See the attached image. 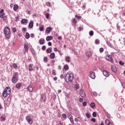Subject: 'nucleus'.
I'll return each instance as SVG.
<instances>
[{
  "instance_id": "1",
  "label": "nucleus",
  "mask_w": 125,
  "mask_h": 125,
  "mask_svg": "<svg viewBox=\"0 0 125 125\" xmlns=\"http://www.w3.org/2000/svg\"><path fill=\"white\" fill-rule=\"evenodd\" d=\"M64 80L66 83H70L73 82L74 80V74L72 73H67L64 77Z\"/></svg>"
},
{
  "instance_id": "2",
  "label": "nucleus",
  "mask_w": 125,
  "mask_h": 125,
  "mask_svg": "<svg viewBox=\"0 0 125 125\" xmlns=\"http://www.w3.org/2000/svg\"><path fill=\"white\" fill-rule=\"evenodd\" d=\"M4 34L6 38L8 39V40H9L11 37L10 34V28L8 27H5L4 30Z\"/></svg>"
},
{
  "instance_id": "3",
  "label": "nucleus",
  "mask_w": 125,
  "mask_h": 125,
  "mask_svg": "<svg viewBox=\"0 0 125 125\" xmlns=\"http://www.w3.org/2000/svg\"><path fill=\"white\" fill-rule=\"evenodd\" d=\"M4 14V10L3 9H1L0 11V18H3L4 20H6L7 17Z\"/></svg>"
},
{
  "instance_id": "4",
  "label": "nucleus",
  "mask_w": 125,
  "mask_h": 125,
  "mask_svg": "<svg viewBox=\"0 0 125 125\" xmlns=\"http://www.w3.org/2000/svg\"><path fill=\"white\" fill-rule=\"evenodd\" d=\"M6 89H7V88H5L4 90V91L2 93V96L3 97H6L8 95V94H10V92L8 90V91L6 92Z\"/></svg>"
},
{
  "instance_id": "5",
  "label": "nucleus",
  "mask_w": 125,
  "mask_h": 125,
  "mask_svg": "<svg viewBox=\"0 0 125 125\" xmlns=\"http://www.w3.org/2000/svg\"><path fill=\"white\" fill-rule=\"evenodd\" d=\"M106 60L108 61H110L111 63H114V60L113 59V58H112V56L110 55H107L106 57Z\"/></svg>"
},
{
  "instance_id": "6",
  "label": "nucleus",
  "mask_w": 125,
  "mask_h": 125,
  "mask_svg": "<svg viewBox=\"0 0 125 125\" xmlns=\"http://www.w3.org/2000/svg\"><path fill=\"white\" fill-rule=\"evenodd\" d=\"M89 76L91 79L94 80V79H95V72H94V71H90Z\"/></svg>"
},
{
  "instance_id": "7",
  "label": "nucleus",
  "mask_w": 125,
  "mask_h": 125,
  "mask_svg": "<svg viewBox=\"0 0 125 125\" xmlns=\"http://www.w3.org/2000/svg\"><path fill=\"white\" fill-rule=\"evenodd\" d=\"M26 120L30 125H32V124H33V120L31 119V117H30V116H27Z\"/></svg>"
},
{
  "instance_id": "8",
  "label": "nucleus",
  "mask_w": 125,
  "mask_h": 125,
  "mask_svg": "<svg viewBox=\"0 0 125 125\" xmlns=\"http://www.w3.org/2000/svg\"><path fill=\"white\" fill-rule=\"evenodd\" d=\"M79 94L82 97H85V93L84 92V91H83V90H81Z\"/></svg>"
},
{
  "instance_id": "9",
  "label": "nucleus",
  "mask_w": 125,
  "mask_h": 125,
  "mask_svg": "<svg viewBox=\"0 0 125 125\" xmlns=\"http://www.w3.org/2000/svg\"><path fill=\"white\" fill-rule=\"evenodd\" d=\"M103 74L105 76V77H109L110 76L109 72L107 71L106 70H104Z\"/></svg>"
},
{
  "instance_id": "10",
  "label": "nucleus",
  "mask_w": 125,
  "mask_h": 125,
  "mask_svg": "<svg viewBox=\"0 0 125 125\" xmlns=\"http://www.w3.org/2000/svg\"><path fill=\"white\" fill-rule=\"evenodd\" d=\"M41 98L43 102H45V100L46 99V96H45V95L44 94H42L41 95Z\"/></svg>"
},
{
  "instance_id": "11",
  "label": "nucleus",
  "mask_w": 125,
  "mask_h": 125,
  "mask_svg": "<svg viewBox=\"0 0 125 125\" xmlns=\"http://www.w3.org/2000/svg\"><path fill=\"white\" fill-rule=\"evenodd\" d=\"M24 48L25 49V51H28L29 50V47L28 46V44L27 43H24Z\"/></svg>"
},
{
  "instance_id": "12",
  "label": "nucleus",
  "mask_w": 125,
  "mask_h": 125,
  "mask_svg": "<svg viewBox=\"0 0 125 125\" xmlns=\"http://www.w3.org/2000/svg\"><path fill=\"white\" fill-rule=\"evenodd\" d=\"M33 27H34V22H33V21H31L29 23L28 27L32 29Z\"/></svg>"
},
{
  "instance_id": "13",
  "label": "nucleus",
  "mask_w": 125,
  "mask_h": 125,
  "mask_svg": "<svg viewBox=\"0 0 125 125\" xmlns=\"http://www.w3.org/2000/svg\"><path fill=\"white\" fill-rule=\"evenodd\" d=\"M27 89L29 90V91H30V92H32L34 90V88H33V86L29 85L27 87Z\"/></svg>"
},
{
  "instance_id": "14",
  "label": "nucleus",
  "mask_w": 125,
  "mask_h": 125,
  "mask_svg": "<svg viewBox=\"0 0 125 125\" xmlns=\"http://www.w3.org/2000/svg\"><path fill=\"white\" fill-rule=\"evenodd\" d=\"M68 71V70H69V66L68 65V64H65L64 67L62 69V71Z\"/></svg>"
},
{
  "instance_id": "15",
  "label": "nucleus",
  "mask_w": 125,
  "mask_h": 125,
  "mask_svg": "<svg viewBox=\"0 0 125 125\" xmlns=\"http://www.w3.org/2000/svg\"><path fill=\"white\" fill-rule=\"evenodd\" d=\"M53 39V37L52 36H47L46 38V41H47V42H49V41H51Z\"/></svg>"
},
{
  "instance_id": "16",
  "label": "nucleus",
  "mask_w": 125,
  "mask_h": 125,
  "mask_svg": "<svg viewBox=\"0 0 125 125\" xmlns=\"http://www.w3.org/2000/svg\"><path fill=\"white\" fill-rule=\"evenodd\" d=\"M70 59L71 58L70 57V56L65 57V59L66 62H67L68 63H70V62H71V60H70Z\"/></svg>"
},
{
  "instance_id": "17",
  "label": "nucleus",
  "mask_w": 125,
  "mask_h": 125,
  "mask_svg": "<svg viewBox=\"0 0 125 125\" xmlns=\"http://www.w3.org/2000/svg\"><path fill=\"white\" fill-rule=\"evenodd\" d=\"M51 59H54L55 58V54L54 53H51L50 55Z\"/></svg>"
},
{
  "instance_id": "18",
  "label": "nucleus",
  "mask_w": 125,
  "mask_h": 125,
  "mask_svg": "<svg viewBox=\"0 0 125 125\" xmlns=\"http://www.w3.org/2000/svg\"><path fill=\"white\" fill-rule=\"evenodd\" d=\"M12 82L14 83H17V82H18V78H15L14 77H13L12 79Z\"/></svg>"
},
{
  "instance_id": "19",
  "label": "nucleus",
  "mask_w": 125,
  "mask_h": 125,
  "mask_svg": "<svg viewBox=\"0 0 125 125\" xmlns=\"http://www.w3.org/2000/svg\"><path fill=\"white\" fill-rule=\"evenodd\" d=\"M51 30H52V28L51 27H47L46 29V33H47V34H49V33L51 32Z\"/></svg>"
},
{
  "instance_id": "20",
  "label": "nucleus",
  "mask_w": 125,
  "mask_h": 125,
  "mask_svg": "<svg viewBox=\"0 0 125 125\" xmlns=\"http://www.w3.org/2000/svg\"><path fill=\"white\" fill-rule=\"evenodd\" d=\"M77 23H78V21L76 19H73L72 20V25L75 26V25H76V24H77Z\"/></svg>"
},
{
  "instance_id": "21",
  "label": "nucleus",
  "mask_w": 125,
  "mask_h": 125,
  "mask_svg": "<svg viewBox=\"0 0 125 125\" xmlns=\"http://www.w3.org/2000/svg\"><path fill=\"white\" fill-rule=\"evenodd\" d=\"M18 76H19L18 73V72H15L13 75V78H18Z\"/></svg>"
},
{
  "instance_id": "22",
  "label": "nucleus",
  "mask_w": 125,
  "mask_h": 125,
  "mask_svg": "<svg viewBox=\"0 0 125 125\" xmlns=\"http://www.w3.org/2000/svg\"><path fill=\"white\" fill-rule=\"evenodd\" d=\"M21 86H22V83H18L16 85V88H20V87H21Z\"/></svg>"
},
{
  "instance_id": "23",
  "label": "nucleus",
  "mask_w": 125,
  "mask_h": 125,
  "mask_svg": "<svg viewBox=\"0 0 125 125\" xmlns=\"http://www.w3.org/2000/svg\"><path fill=\"white\" fill-rule=\"evenodd\" d=\"M21 24H25V23H28V20L27 19H22L21 21Z\"/></svg>"
},
{
  "instance_id": "24",
  "label": "nucleus",
  "mask_w": 125,
  "mask_h": 125,
  "mask_svg": "<svg viewBox=\"0 0 125 125\" xmlns=\"http://www.w3.org/2000/svg\"><path fill=\"white\" fill-rule=\"evenodd\" d=\"M29 71H34V68H33V64H30L29 66Z\"/></svg>"
},
{
  "instance_id": "25",
  "label": "nucleus",
  "mask_w": 125,
  "mask_h": 125,
  "mask_svg": "<svg viewBox=\"0 0 125 125\" xmlns=\"http://www.w3.org/2000/svg\"><path fill=\"white\" fill-rule=\"evenodd\" d=\"M111 70L114 73H115V72H117V68H116V66H112Z\"/></svg>"
},
{
  "instance_id": "26",
  "label": "nucleus",
  "mask_w": 125,
  "mask_h": 125,
  "mask_svg": "<svg viewBox=\"0 0 125 125\" xmlns=\"http://www.w3.org/2000/svg\"><path fill=\"white\" fill-rule=\"evenodd\" d=\"M52 51V50L51 48H48L46 50L47 53H51Z\"/></svg>"
},
{
  "instance_id": "27",
  "label": "nucleus",
  "mask_w": 125,
  "mask_h": 125,
  "mask_svg": "<svg viewBox=\"0 0 125 125\" xmlns=\"http://www.w3.org/2000/svg\"><path fill=\"white\" fill-rule=\"evenodd\" d=\"M18 7H19L18 6V5L17 4H15L14 6V10H15V11H16V10H17V9H18Z\"/></svg>"
},
{
  "instance_id": "28",
  "label": "nucleus",
  "mask_w": 125,
  "mask_h": 125,
  "mask_svg": "<svg viewBox=\"0 0 125 125\" xmlns=\"http://www.w3.org/2000/svg\"><path fill=\"white\" fill-rule=\"evenodd\" d=\"M39 43H40V44H44V40H40Z\"/></svg>"
},
{
  "instance_id": "29",
  "label": "nucleus",
  "mask_w": 125,
  "mask_h": 125,
  "mask_svg": "<svg viewBox=\"0 0 125 125\" xmlns=\"http://www.w3.org/2000/svg\"><path fill=\"white\" fill-rule=\"evenodd\" d=\"M75 18H76V19H78V20H80V19H82V17L79 16L78 15H75Z\"/></svg>"
},
{
  "instance_id": "30",
  "label": "nucleus",
  "mask_w": 125,
  "mask_h": 125,
  "mask_svg": "<svg viewBox=\"0 0 125 125\" xmlns=\"http://www.w3.org/2000/svg\"><path fill=\"white\" fill-rule=\"evenodd\" d=\"M5 88H7L6 89V92H7V91H8V90L9 91L10 94L11 92V90L10 89V87H6Z\"/></svg>"
},
{
  "instance_id": "31",
  "label": "nucleus",
  "mask_w": 125,
  "mask_h": 125,
  "mask_svg": "<svg viewBox=\"0 0 125 125\" xmlns=\"http://www.w3.org/2000/svg\"><path fill=\"white\" fill-rule=\"evenodd\" d=\"M57 74H56V70H55V69H53L52 70V75L53 76H56Z\"/></svg>"
},
{
  "instance_id": "32",
  "label": "nucleus",
  "mask_w": 125,
  "mask_h": 125,
  "mask_svg": "<svg viewBox=\"0 0 125 125\" xmlns=\"http://www.w3.org/2000/svg\"><path fill=\"white\" fill-rule=\"evenodd\" d=\"M86 55L87 56H88V57H90V56H91V52L90 51L87 52L86 53Z\"/></svg>"
},
{
  "instance_id": "33",
  "label": "nucleus",
  "mask_w": 125,
  "mask_h": 125,
  "mask_svg": "<svg viewBox=\"0 0 125 125\" xmlns=\"http://www.w3.org/2000/svg\"><path fill=\"white\" fill-rule=\"evenodd\" d=\"M25 38L26 39H29L30 38V34L29 33H26L25 34Z\"/></svg>"
},
{
  "instance_id": "34",
  "label": "nucleus",
  "mask_w": 125,
  "mask_h": 125,
  "mask_svg": "<svg viewBox=\"0 0 125 125\" xmlns=\"http://www.w3.org/2000/svg\"><path fill=\"white\" fill-rule=\"evenodd\" d=\"M46 5H47V6H48L49 7H50V6H51V4L50 3V2H46Z\"/></svg>"
},
{
  "instance_id": "35",
  "label": "nucleus",
  "mask_w": 125,
  "mask_h": 125,
  "mask_svg": "<svg viewBox=\"0 0 125 125\" xmlns=\"http://www.w3.org/2000/svg\"><path fill=\"white\" fill-rule=\"evenodd\" d=\"M49 13H46L45 15V18H46V19H48L49 18Z\"/></svg>"
},
{
  "instance_id": "36",
  "label": "nucleus",
  "mask_w": 125,
  "mask_h": 125,
  "mask_svg": "<svg viewBox=\"0 0 125 125\" xmlns=\"http://www.w3.org/2000/svg\"><path fill=\"white\" fill-rule=\"evenodd\" d=\"M12 32L13 33H16L17 32V30L16 29V28L13 27L12 28Z\"/></svg>"
},
{
  "instance_id": "37",
  "label": "nucleus",
  "mask_w": 125,
  "mask_h": 125,
  "mask_svg": "<svg viewBox=\"0 0 125 125\" xmlns=\"http://www.w3.org/2000/svg\"><path fill=\"white\" fill-rule=\"evenodd\" d=\"M54 50L55 52H57V51H58L59 53H61V51H60V50H58V49H57V48H54Z\"/></svg>"
},
{
  "instance_id": "38",
  "label": "nucleus",
  "mask_w": 125,
  "mask_h": 125,
  "mask_svg": "<svg viewBox=\"0 0 125 125\" xmlns=\"http://www.w3.org/2000/svg\"><path fill=\"white\" fill-rule=\"evenodd\" d=\"M39 30H40V31H43V25H41V27H40V28H39Z\"/></svg>"
},
{
  "instance_id": "39",
  "label": "nucleus",
  "mask_w": 125,
  "mask_h": 125,
  "mask_svg": "<svg viewBox=\"0 0 125 125\" xmlns=\"http://www.w3.org/2000/svg\"><path fill=\"white\" fill-rule=\"evenodd\" d=\"M111 122H110V120L107 119L105 120V124L107 125H108Z\"/></svg>"
},
{
  "instance_id": "40",
  "label": "nucleus",
  "mask_w": 125,
  "mask_h": 125,
  "mask_svg": "<svg viewBox=\"0 0 125 125\" xmlns=\"http://www.w3.org/2000/svg\"><path fill=\"white\" fill-rule=\"evenodd\" d=\"M94 34V32H93V31L91 30L89 32V35L91 36H93V34Z\"/></svg>"
},
{
  "instance_id": "41",
  "label": "nucleus",
  "mask_w": 125,
  "mask_h": 125,
  "mask_svg": "<svg viewBox=\"0 0 125 125\" xmlns=\"http://www.w3.org/2000/svg\"><path fill=\"white\" fill-rule=\"evenodd\" d=\"M95 106V104L94 103H91L90 104V106L91 108H94V107Z\"/></svg>"
},
{
  "instance_id": "42",
  "label": "nucleus",
  "mask_w": 125,
  "mask_h": 125,
  "mask_svg": "<svg viewBox=\"0 0 125 125\" xmlns=\"http://www.w3.org/2000/svg\"><path fill=\"white\" fill-rule=\"evenodd\" d=\"M95 43L96 44H99V43H100V41L99 40H96Z\"/></svg>"
},
{
  "instance_id": "43",
  "label": "nucleus",
  "mask_w": 125,
  "mask_h": 125,
  "mask_svg": "<svg viewBox=\"0 0 125 125\" xmlns=\"http://www.w3.org/2000/svg\"><path fill=\"white\" fill-rule=\"evenodd\" d=\"M43 61L45 62V63H46V62H47V57H44Z\"/></svg>"
},
{
  "instance_id": "44",
  "label": "nucleus",
  "mask_w": 125,
  "mask_h": 125,
  "mask_svg": "<svg viewBox=\"0 0 125 125\" xmlns=\"http://www.w3.org/2000/svg\"><path fill=\"white\" fill-rule=\"evenodd\" d=\"M46 49V47L45 46V45H43L42 46V50H45V49Z\"/></svg>"
},
{
  "instance_id": "45",
  "label": "nucleus",
  "mask_w": 125,
  "mask_h": 125,
  "mask_svg": "<svg viewBox=\"0 0 125 125\" xmlns=\"http://www.w3.org/2000/svg\"><path fill=\"white\" fill-rule=\"evenodd\" d=\"M107 45H108L110 47H112V44L109 42H106Z\"/></svg>"
},
{
  "instance_id": "46",
  "label": "nucleus",
  "mask_w": 125,
  "mask_h": 125,
  "mask_svg": "<svg viewBox=\"0 0 125 125\" xmlns=\"http://www.w3.org/2000/svg\"><path fill=\"white\" fill-rule=\"evenodd\" d=\"M62 117L63 119H66V118H67V115H66L65 114H63L62 115Z\"/></svg>"
},
{
  "instance_id": "47",
  "label": "nucleus",
  "mask_w": 125,
  "mask_h": 125,
  "mask_svg": "<svg viewBox=\"0 0 125 125\" xmlns=\"http://www.w3.org/2000/svg\"><path fill=\"white\" fill-rule=\"evenodd\" d=\"M91 122H93V123H95V122H96V119H95V118H92L91 119Z\"/></svg>"
},
{
  "instance_id": "48",
  "label": "nucleus",
  "mask_w": 125,
  "mask_h": 125,
  "mask_svg": "<svg viewBox=\"0 0 125 125\" xmlns=\"http://www.w3.org/2000/svg\"><path fill=\"white\" fill-rule=\"evenodd\" d=\"M103 51H104V49L103 48H101L100 49V52L101 53H102V52H103Z\"/></svg>"
},
{
  "instance_id": "49",
  "label": "nucleus",
  "mask_w": 125,
  "mask_h": 125,
  "mask_svg": "<svg viewBox=\"0 0 125 125\" xmlns=\"http://www.w3.org/2000/svg\"><path fill=\"white\" fill-rule=\"evenodd\" d=\"M13 66L14 67V68H17V64L16 63H13Z\"/></svg>"
},
{
  "instance_id": "50",
  "label": "nucleus",
  "mask_w": 125,
  "mask_h": 125,
  "mask_svg": "<svg viewBox=\"0 0 125 125\" xmlns=\"http://www.w3.org/2000/svg\"><path fill=\"white\" fill-rule=\"evenodd\" d=\"M86 116L87 118H90V114L89 113H86Z\"/></svg>"
},
{
  "instance_id": "51",
  "label": "nucleus",
  "mask_w": 125,
  "mask_h": 125,
  "mask_svg": "<svg viewBox=\"0 0 125 125\" xmlns=\"http://www.w3.org/2000/svg\"><path fill=\"white\" fill-rule=\"evenodd\" d=\"M96 112H94L93 113V114H92V116H93V117H96Z\"/></svg>"
},
{
  "instance_id": "52",
  "label": "nucleus",
  "mask_w": 125,
  "mask_h": 125,
  "mask_svg": "<svg viewBox=\"0 0 125 125\" xmlns=\"http://www.w3.org/2000/svg\"><path fill=\"white\" fill-rule=\"evenodd\" d=\"M0 119H1V121H5V118L3 117V116H1L0 117Z\"/></svg>"
},
{
  "instance_id": "53",
  "label": "nucleus",
  "mask_w": 125,
  "mask_h": 125,
  "mask_svg": "<svg viewBox=\"0 0 125 125\" xmlns=\"http://www.w3.org/2000/svg\"><path fill=\"white\" fill-rule=\"evenodd\" d=\"M72 117V115L71 114V113H69L68 114V119H69V118Z\"/></svg>"
},
{
  "instance_id": "54",
  "label": "nucleus",
  "mask_w": 125,
  "mask_h": 125,
  "mask_svg": "<svg viewBox=\"0 0 125 125\" xmlns=\"http://www.w3.org/2000/svg\"><path fill=\"white\" fill-rule=\"evenodd\" d=\"M119 64L120 65H124L125 63L122 61H120L119 62Z\"/></svg>"
},
{
  "instance_id": "55",
  "label": "nucleus",
  "mask_w": 125,
  "mask_h": 125,
  "mask_svg": "<svg viewBox=\"0 0 125 125\" xmlns=\"http://www.w3.org/2000/svg\"><path fill=\"white\" fill-rule=\"evenodd\" d=\"M48 45H49V46H51V45H52V43H51V42H48Z\"/></svg>"
},
{
  "instance_id": "56",
  "label": "nucleus",
  "mask_w": 125,
  "mask_h": 125,
  "mask_svg": "<svg viewBox=\"0 0 125 125\" xmlns=\"http://www.w3.org/2000/svg\"><path fill=\"white\" fill-rule=\"evenodd\" d=\"M19 19H20L19 16H17V17H16V21H19Z\"/></svg>"
},
{
  "instance_id": "57",
  "label": "nucleus",
  "mask_w": 125,
  "mask_h": 125,
  "mask_svg": "<svg viewBox=\"0 0 125 125\" xmlns=\"http://www.w3.org/2000/svg\"><path fill=\"white\" fill-rule=\"evenodd\" d=\"M86 104H86V103L85 102H84L83 103V106H86Z\"/></svg>"
},
{
  "instance_id": "58",
  "label": "nucleus",
  "mask_w": 125,
  "mask_h": 125,
  "mask_svg": "<svg viewBox=\"0 0 125 125\" xmlns=\"http://www.w3.org/2000/svg\"><path fill=\"white\" fill-rule=\"evenodd\" d=\"M31 38H35V35L34 34H30Z\"/></svg>"
},
{
  "instance_id": "59",
  "label": "nucleus",
  "mask_w": 125,
  "mask_h": 125,
  "mask_svg": "<svg viewBox=\"0 0 125 125\" xmlns=\"http://www.w3.org/2000/svg\"><path fill=\"white\" fill-rule=\"evenodd\" d=\"M93 95L94 96H97V93L96 92H93Z\"/></svg>"
},
{
  "instance_id": "60",
  "label": "nucleus",
  "mask_w": 125,
  "mask_h": 125,
  "mask_svg": "<svg viewBox=\"0 0 125 125\" xmlns=\"http://www.w3.org/2000/svg\"><path fill=\"white\" fill-rule=\"evenodd\" d=\"M53 80L54 81H57V80H58V78H57V77H54Z\"/></svg>"
},
{
  "instance_id": "61",
  "label": "nucleus",
  "mask_w": 125,
  "mask_h": 125,
  "mask_svg": "<svg viewBox=\"0 0 125 125\" xmlns=\"http://www.w3.org/2000/svg\"><path fill=\"white\" fill-rule=\"evenodd\" d=\"M68 119L70 121H73L74 120V119H73V116H71V117H69Z\"/></svg>"
},
{
  "instance_id": "62",
  "label": "nucleus",
  "mask_w": 125,
  "mask_h": 125,
  "mask_svg": "<svg viewBox=\"0 0 125 125\" xmlns=\"http://www.w3.org/2000/svg\"><path fill=\"white\" fill-rule=\"evenodd\" d=\"M122 85L124 88H125V83H122Z\"/></svg>"
},
{
  "instance_id": "63",
  "label": "nucleus",
  "mask_w": 125,
  "mask_h": 125,
  "mask_svg": "<svg viewBox=\"0 0 125 125\" xmlns=\"http://www.w3.org/2000/svg\"><path fill=\"white\" fill-rule=\"evenodd\" d=\"M58 117L59 118H60V117H61V114H60V112H58Z\"/></svg>"
},
{
  "instance_id": "64",
  "label": "nucleus",
  "mask_w": 125,
  "mask_h": 125,
  "mask_svg": "<svg viewBox=\"0 0 125 125\" xmlns=\"http://www.w3.org/2000/svg\"><path fill=\"white\" fill-rule=\"evenodd\" d=\"M60 77L61 79H64V75H63L62 74Z\"/></svg>"
}]
</instances>
